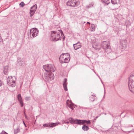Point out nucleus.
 I'll return each instance as SVG.
<instances>
[{"mask_svg": "<svg viewBox=\"0 0 134 134\" xmlns=\"http://www.w3.org/2000/svg\"><path fill=\"white\" fill-rule=\"evenodd\" d=\"M67 55L64 58L63 62H62V63H67L69 62L70 59V54L68 53H67Z\"/></svg>", "mask_w": 134, "mask_h": 134, "instance_id": "4468645a", "label": "nucleus"}, {"mask_svg": "<svg viewBox=\"0 0 134 134\" xmlns=\"http://www.w3.org/2000/svg\"><path fill=\"white\" fill-rule=\"evenodd\" d=\"M100 80H101V81L102 83H103V85H104V84H103V82H102V80L101 79H100Z\"/></svg>", "mask_w": 134, "mask_h": 134, "instance_id": "c03bdc74", "label": "nucleus"}, {"mask_svg": "<svg viewBox=\"0 0 134 134\" xmlns=\"http://www.w3.org/2000/svg\"><path fill=\"white\" fill-rule=\"evenodd\" d=\"M127 41L125 39H122L120 40V44L122 47L125 48L127 47Z\"/></svg>", "mask_w": 134, "mask_h": 134, "instance_id": "ddd939ff", "label": "nucleus"}, {"mask_svg": "<svg viewBox=\"0 0 134 134\" xmlns=\"http://www.w3.org/2000/svg\"><path fill=\"white\" fill-rule=\"evenodd\" d=\"M111 2L113 4H117L118 2H119V0H111Z\"/></svg>", "mask_w": 134, "mask_h": 134, "instance_id": "cd10ccee", "label": "nucleus"}, {"mask_svg": "<svg viewBox=\"0 0 134 134\" xmlns=\"http://www.w3.org/2000/svg\"><path fill=\"white\" fill-rule=\"evenodd\" d=\"M0 134H8L5 131H3L2 132L0 133Z\"/></svg>", "mask_w": 134, "mask_h": 134, "instance_id": "72a5a7b5", "label": "nucleus"}, {"mask_svg": "<svg viewBox=\"0 0 134 134\" xmlns=\"http://www.w3.org/2000/svg\"><path fill=\"white\" fill-rule=\"evenodd\" d=\"M16 78L15 76H9L7 79V83L9 86L14 87L16 85Z\"/></svg>", "mask_w": 134, "mask_h": 134, "instance_id": "7ed1b4c3", "label": "nucleus"}, {"mask_svg": "<svg viewBox=\"0 0 134 134\" xmlns=\"http://www.w3.org/2000/svg\"><path fill=\"white\" fill-rule=\"evenodd\" d=\"M95 96L92 95L90 97V99L91 101H93L95 99Z\"/></svg>", "mask_w": 134, "mask_h": 134, "instance_id": "393cba45", "label": "nucleus"}, {"mask_svg": "<svg viewBox=\"0 0 134 134\" xmlns=\"http://www.w3.org/2000/svg\"><path fill=\"white\" fill-rule=\"evenodd\" d=\"M101 114H100L99 115H98L97 116H96L95 118L94 119V120H96V119H97L99 116L101 115Z\"/></svg>", "mask_w": 134, "mask_h": 134, "instance_id": "e433bc0d", "label": "nucleus"}, {"mask_svg": "<svg viewBox=\"0 0 134 134\" xmlns=\"http://www.w3.org/2000/svg\"><path fill=\"white\" fill-rule=\"evenodd\" d=\"M66 104L71 109L73 110L74 108L73 107V106L74 104L71 102V101L69 100H67L66 102Z\"/></svg>", "mask_w": 134, "mask_h": 134, "instance_id": "2eb2a0df", "label": "nucleus"}, {"mask_svg": "<svg viewBox=\"0 0 134 134\" xmlns=\"http://www.w3.org/2000/svg\"><path fill=\"white\" fill-rule=\"evenodd\" d=\"M65 123H66V124H68L69 123V121H68L67 120H65Z\"/></svg>", "mask_w": 134, "mask_h": 134, "instance_id": "58836bf2", "label": "nucleus"}, {"mask_svg": "<svg viewBox=\"0 0 134 134\" xmlns=\"http://www.w3.org/2000/svg\"><path fill=\"white\" fill-rule=\"evenodd\" d=\"M67 84H65L63 83V87L64 88V90L65 91H67L68 90L67 87Z\"/></svg>", "mask_w": 134, "mask_h": 134, "instance_id": "c85d7f7f", "label": "nucleus"}, {"mask_svg": "<svg viewBox=\"0 0 134 134\" xmlns=\"http://www.w3.org/2000/svg\"><path fill=\"white\" fill-rule=\"evenodd\" d=\"M17 98L19 102L23 100L21 95L20 94H19L18 95Z\"/></svg>", "mask_w": 134, "mask_h": 134, "instance_id": "bb28decb", "label": "nucleus"}, {"mask_svg": "<svg viewBox=\"0 0 134 134\" xmlns=\"http://www.w3.org/2000/svg\"><path fill=\"white\" fill-rule=\"evenodd\" d=\"M79 4L78 0H69L67 2L66 4L67 6L76 7H77Z\"/></svg>", "mask_w": 134, "mask_h": 134, "instance_id": "0eeeda50", "label": "nucleus"}, {"mask_svg": "<svg viewBox=\"0 0 134 134\" xmlns=\"http://www.w3.org/2000/svg\"><path fill=\"white\" fill-rule=\"evenodd\" d=\"M98 77H99V78L100 79H101V78H100L99 76L98 75Z\"/></svg>", "mask_w": 134, "mask_h": 134, "instance_id": "de8ad7c7", "label": "nucleus"}, {"mask_svg": "<svg viewBox=\"0 0 134 134\" xmlns=\"http://www.w3.org/2000/svg\"><path fill=\"white\" fill-rule=\"evenodd\" d=\"M128 86L130 90L134 93V75H131L129 77Z\"/></svg>", "mask_w": 134, "mask_h": 134, "instance_id": "f257e3e1", "label": "nucleus"}, {"mask_svg": "<svg viewBox=\"0 0 134 134\" xmlns=\"http://www.w3.org/2000/svg\"><path fill=\"white\" fill-rule=\"evenodd\" d=\"M37 8V7L36 4H35L31 8L30 12L31 16H33L34 14L36 11Z\"/></svg>", "mask_w": 134, "mask_h": 134, "instance_id": "9b49d317", "label": "nucleus"}, {"mask_svg": "<svg viewBox=\"0 0 134 134\" xmlns=\"http://www.w3.org/2000/svg\"><path fill=\"white\" fill-rule=\"evenodd\" d=\"M82 129L84 131H87L89 130V128L88 126L83 125L82 126Z\"/></svg>", "mask_w": 134, "mask_h": 134, "instance_id": "4be33fe9", "label": "nucleus"}, {"mask_svg": "<svg viewBox=\"0 0 134 134\" xmlns=\"http://www.w3.org/2000/svg\"><path fill=\"white\" fill-rule=\"evenodd\" d=\"M92 47H93V48H94L96 50H100V48H99L98 47L95 46V45H93Z\"/></svg>", "mask_w": 134, "mask_h": 134, "instance_id": "c756f323", "label": "nucleus"}, {"mask_svg": "<svg viewBox=\"0 0 134 134\" xmlns=\"http://www.w3.org/2000/svg\"><path fill=\"white\" fill-rule=\"evenodd\" d=\"M87 24H90V23L89 22H87Z\"/></svg>", "mask_w": 134, "mask_h": 134, "instance_id": "a18cd8bd", "label": "nucleus"}, {"mask_svg": "<svg viewBox=\"0 0 134 134\" xmlns=\"http://www.w3.org/2000/svg\"><path fill=\"white\" fill-rule=\"evenodd\" d=\"M77 125H82L86 123L87 124H90L91 122L90 120L88 121L86 120H81L79 119L77 122Z\"/></svg>", "mask_w": 134, "mask_h": 134, "instance_id": "f8f14e48", "label": "nucleus"}, {"mask_svg": "<svg viewBox=\"0 0 134 134\" xmlns=\"http://www.w3.org/2000/svg\"><path fill=\"white\" fill-rule=\"evenodd\" d=\"M102 2L108 5L109 3H110L109 0H101Z\"/></svg>", "mask_w": 134, "mask_h": 134, "instance_id": "b1692460", "label": "nucleus"}, {"mask_svg": "<svg viewBox=\"0 0 134 134\" xmlns=\"http://www.w3.org/2000/svg\"><path fill=\"white\" fill-rule=\"evenodd\" d=\"M61 38L59 33H58L56 31H51V39L52 41L55 42L59 40H61Z\"/></svg>", "mask_w": 134, "mask_h": 134, "instance_id": "f03ea898", "label": "nucleus"}, {"mask_svg": "<svg viewBox=\"0 0 134 134\" xmlns=\"http://www.w3.org/2000/svg\"><path fill=\"white\" fill-rule=\"evenodd\" d=\"M1 35H0V42H1Z\"/></svg>", "mask_w": 134, "mask_h": 134, "instance_id": "37998d69", "label": "nucleus"}, {"mask_svg": "<svg viewBox=\"0 0 134 134\" xmlns=\"http://www.w3.org/2000/svg\"><path fill=\"white\" fill-rule=\"evenodd\" d=\"M93 5L92 4H90L89 5L87 6V8H89L91 7V6H92Z\"/></svg>", "mask_w": 134, "mask_h": 134, "instance_id": "c9c22d12", "label": "nucleus"}, {"mask_svg": "<svg viewBox=\"0 0 134 134\" xmlns=\"http://www.w3.org/2000/svg\"><path fill=\"white\" fill-rule=\"evenodd\" d=\"M93 45H94L95 46L98 47V45L97 43H95V44H94Z\"/></svg>", "mask_w": 134, "mask_h": 134, "instance_id": "4c0bfd02", "label": "nucleus"}, {"mask_svg": "<svg viewBox=\"0 0 134 134\" xmlns=\"http://www.w3.org/2000/svg\"><path fill=\"white\" fill-rule=\"evenodd\" d=\"M63 124H64V123H65V124H66V123H65V121H63Z\"/></svg>", "mask_w": 134, "mask_h": 134, "instance_id": "79ce46f5", "label": "nucleus"}, {"mask_svg": "<svg viewBox=\"0 0 134 134\" xmlns=\"http://www.w3.org/2000/svg\"><path fill=\"white\" fill-rule=\"evenodd\" d=\"M91 31H94L95 30V27L94 25L92 24H91V27L90 28Z\"/></svg>", "mask_w": 134, "mask_h": 134, "instance_id": "a878e982", "label": "nucleus"}, {"mask_svg": "<svg viewBox=\"0 0 134 134\" xmlns=\"http://www.w3.org/2000/svg\"><path fill=\"white\" fill-rule=\"evenodd\" d=\"M38 32L39 31L37 29L34 28L30 30V35L31 37L32 35L33 38H34L38 35Z\"/></svg>", "mask_w": 134, "mask_h": 134, "instance_id": "6e6552de", "label": "nucleus"}, {"mask_svg": "<svg viewBox=\"0 0 134 134\" xmlns=\"http://www.w3.org/2000/svg\"><path fill=\"white\" fill-rule=\"evenodd\" d=\"M67 80L66 79V78H65L64 79V82H63V83H65V84H67Z\"/></svg>", "mask_w": 134, "mask_h": 134, "instance_id": "f704fd0d", "label": "nucleus"}, {"mask_svg": "<svg viewBox=\"0 0 134 134\" xmlns=\"http://www.w3.org/2000/svg\"><path fill=\"white\" fill-rule=\"evenodd\" d=\"M98 77H99V78L100 79H101V78H100L99 76L98 75Z\"/></svg>", "mask_w": 134, "mask_h": 134, "instance_id": "49530a36", "label": "nucleus"}, {"mask_svg": "<svg viewBox=\"0 0 134 134\" xmlns=\"http://www.w3.org/2000/svg\"><path fill=\"white\" fill-rule=\"evenodd\" d=\"M44 78L46 81L50 82L53 80L54 78V74L52 72L47 71L44 73Z\"/></svg>", "mask_w": 134, "mask_h": 134, "instance_id": "20e7f679", "label": "nucleus"}, {"mask_svg": "<svg viewBox=\"0 0 134 134\" xmlns=\"http://www.w3.org/2000/svg\"><path fill=\"white\" fill-rule=\"evenodd\" d=\"M17 62L18 64L20 66H24L25 65V62L24 61L20 60V59H18Z\"/></svg>", "mask_w": 134, "mask_h": 134, "instance_id": "6ab92c4d", "label": "nucleus"}, {"mask_svg": "<svg viewBox=\"0 0 134 134\" xmlns=\"http://www.w3.org/2000/svg\"><path fill=\"white\" fill-rule=\"evenodd\" d=\"M23 124H24L25 127H26V124H25V122H24V121H23Z\"/></svg>", "mask_w": 134, "mask_h": 134, "instance_id": "ea45409f", "label": "nucleus"}, {"mask_svg": "<svg viewBox=\"0 0 134 134\" xmlns=\"http://www.w3.org/2000/svg\"><path fill=\"white\" fill-rule=\"evenodd\" d=\"M2 85V82L0 80V87Z\"/></svg>", "mask_w": 134, "mask_h": 134, "instance_id": "a19ab883", "label": "nucleus"}, {"mask_svg": "<svg viewBox=\"0 0 134 134\" xmlns=\"http://www.w3.org/2000/svg\"><path fill=\"white\" fill-rule=\"evenodd\" d=\"M101 47L104 49L105 52H108L110 51V47L109 42L108 41L103 42L102 43Z\"/></svg>", "mask_w": 134, "mask_h": 134, "instance_id": "423d86ee", "label": "nucleus"}, {"mask_svg": "<svg viewBox=\"0 0 134 134\" xmlns=\"http://www.w3.org/2000/svg\"><path fill=\"white\" fill-rule=\"evenodd\" d=\"M66 54H67V53H63L60 56L59 59L60 62V63H62V62H63L64 58H65L67 55Z\"/></svg>", "mask_w": 134, "mask_h": 134, "instance_id": "a211bd4d", "label": "nucleus"}, {"mask_svg": "<svg viewBox=\"0 0 134 134\" xmlns=\"http://www.w3.org/2000/svg\"><path fill=\"white\" fill-rule=\"evenodd\" d=\"M60 123L59 122H57L56 123L52 122L51 123H49L48 124H43V126L45 127H53L55 126H56L58 125V124Z\"/></svg>", "mask_w": 134, "mask_h": 134, "instance_id": "9d476101", "label": "nucleus"}, {"mask_svg": "<svg viewBox=\"0 0 134 134\" xmlns=\"http://www.w3.org/2000/svg\"><path fill=\"white\" fill-rule=\"evenodd\" d=\"M58 31H59V32L61 34V36L62 37L63 41H64L65 39V37L63 34V31L61 30H59Z\"/></svg>", "mask_w": 134, "mask_h": 134, "instance_id": "5701e85b", "label": "nucleus"}, {"mask_svg": "<svg viewBox=\"0 0 134 134\" xmlns=\"http://www.w3.org/2000/svg\"><path fill=\"white\" fill-rule=\"evenodd\" d=\"M110 55L111 56V59H114L116 57V54L114 52H111L109 53Z\"/></svg>", "mask_w": 134, "mask_h": 134, "instance_id": "412c9836", "label": "nucleus"}, {"mask_svg": "<svg viewBox=\"0 0 134 134\" xmlns=\"http://www.w3.org/2000/svg\"><path fill=\"white\" fill-rule=\"evenodd\" d=\"M69 120V122H70L71 124H77V122L78 121V120L79 119H75L72 118H70L68 119Z\"/></svg>", "mask_w": 134, "mask_h": 134, "instance_id": "f3484780", "label": "nucleus"}, {"mask_svg": "<svg viewBox=\"0 0 134 134\" xmlns=\"http://www.w3.org/2000/svg\"><path fill=\"white\" fill-rule=\"evenodd\" d=\"M24 130L21 128H20V127L18 126L14 129V134L19 133L20 134H24Z\"/></svg>", "mask_w": 134, "mask_h": 134, "instance_id": "1a4fd4ad", "label": "nucleus"}, {"mask_svg": "<svg viewBox=\"0 0 134 134\" xmlns=\"http://www.w3.org/2000/svg\"><path fill=\"white\" fill-rule=\"evenodd\" d=\"M20 103V106L21 107H22L24 106V103L23 102V100L19 102Z\"/></svg>", "mask_w": 134, "mask_h": 134, "instance_id": "2f4dec72", "label": "nucleus"}, {"mask_svg": "<svg viewBox=\"0 0 134 134\" xmlns=\"http://www.w3.org/2000/svg\"><path fill=\"white\" fill-rule=\"evenodd\" d=\"M43 68L46 72L48 71L52 73V72H54L56 69L54 65L52 64L43 65Z\"/></svg>", "mask_w": 134, "mask_h": 134, "instance_id": "39448f33", "label": "nucleus"}, {"mask_svg": "<svg viewBox=\"0 0 134 134\" xmlns=\"http://www.w3.org/2000/svg\"><path fill=\"white\" fill-rule=\"evenodd\" d=\"M19 5L21 7H23L24 6L25 4L23 2H21L20 3Z\"/></svg>", "mask_w": 134, "mask_h": 134, "instance_id": "7c9ffc66", "label": "nucleus"}, {"mask_svg": "<svg viewBox=\"0 0 134 134\" xmlns=\"http://www.w3.org/2000/svg\"><path fill=\"white\" fill-rule=\"evenodd\" d=\"M30 97H26L25 98V99L26 100H30Z\"/></svg>", "mask_w": 134, "mask_h": 134, "instance_id": "473e14b6", "label": "nucleus"}, {"mask_svg": "<svg viewBox=\"0 0 134 134\" xmlns=\"http://www.w3.org/2000/svg\"><path fill=\"white\" fill-rule=\"evenodd\" d=\"M73 47L75 50H77L80 48L81 47V44L79 42L77 43L73 44Z\"/></svg>", "mask_w": 134, "mask_h": 134, "instance_id": "dca6fc26", "label": "nucleus"}, {"mask_svg": "<svg viewBox=\"0 0 134 134\" xmlns=\"http://www.w3.org/2000/svg\"><path fill=\"white\" fill-rule=\"evenodd\" d=\"M9 67L8 66H6L4 67V74L6 75L8 74V70Z\"/></svg>", "mask_w": 134, "mask_h": 134, "instance_id": "aec40b11", "label": "nucleus"}]
</instances>
